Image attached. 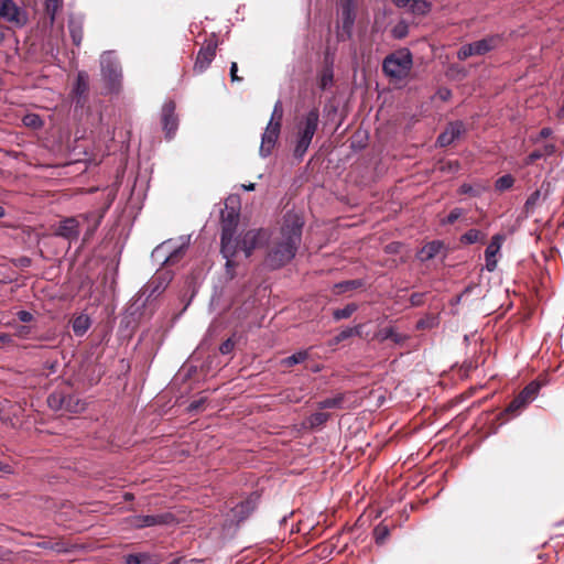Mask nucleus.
Here are the masks:
<instances>
[{
  "mask_svg": "<svg viewBox=\"0 0 564 564\" xmlns=\"http://www.w3.org/2000/svg\"><path fill=\"white\" fill-rule=\"evenodd\" d=\"M304 217L293 210H288L283 216L280 227V236L268 250L264 263L271 270H280L291 263L296 257L302 245Z\"/></svg>",
  "mask_w": 564,
  "mask_h": 564,
  "instance_id": "obj_1",
  "label": "nucleus"
},
{
  "mask_svg": "<svg viewBox=\"0 0 564 564\" xmlns=\"http://www.w3.org/2000/svg\"><path fill=\"white\" fill-rule=\"evenodd\" d=\"M319 127V109L313 107L302 115L295 126V144L293 148V156L296 161H303L312 140Z\"/></svg>",
  "mask_w": 564,
  "mask_h": 564,
  "instance_id": "obj_2",
  "label": "nucleus"
},
{
  "mask_svg": "<svg viewBox=\"0 0 564 564\" xmlns=\"http://www.w3.org/2000/svg\"><path fill=\"white\" fill-rule=\"evenodd\" d=\"M413 67V55L408 47L388 54L382 62V72L393 79H404Z\"/></svg>",
  "mask_w": 564,
  "mask_h": 564,
  "instance_id": "obj_3",
  "label": "nucleus"
},
{
  "mask_svg": "<svg viewBox=\"0 0 564 564\" xmlns=\"http://www.w3.org/2000/svg\"><path fill=\"white\" fill-rule=\"evenodd\" d=\"M100 69L107 93L118 94L122 86V68L113 51H106L101 54Z\"/></svg>",
  "mask_w": 564,
  "mask_h": 564,
  "instance_id": "obj_4",
  "label": "nucleus"
},
{
  "mask_svg": "<svg viewBox=\"0 0 564 564\" xmlns=\"http://www.w3.org/2000/svg\"><path fill=\"white\" fill-rule=\"evenodd\" d=\"M541 388L542 383L538 380L529 382L508 404L502 415H510L512 417L519 415L523 409L535 400Z\"/></svg>",
  "mask_w": 564,
  "mask_h": 564,
  "instance_id": "obj_5",
  "label": "nucleus"
},
{
  "mask_svg": "<svg viewBox=\"0 0 564 564\" xmlns=\"http://www.w3.org/2000/svg\"><path fill=\"white\" fill-rule=\"evenodd\" d=\"M126 522L135 530H142L153 527H165L177 523V519L172 512H162L158 514H135L126 519Z\"/></svg>",
  "mask_w": 564,
  "mask_h": 564,
  "instance_id": "obj_6",
  "label": "nucleus"
},
{
  "mask_svg": "<svg viewBox=\"0 0 564 564\" xmlns=\"http://www.w3.org/2000/svg\"><path fill=\"white\" fill-rule=\"evenodd\" d=\"M240 238L241 251H243L246 258H250L257 248L269 243L271 232L267 228L251 229L246 231Z\"/></svg>",
  "mask_w": 564,
  "mask_h": 564,
  "instance_id": "obj_7",
  "label": "nucleus"
},
{
  "mask_svg": "<svg viewBox=\"0 0 564 564\" xmlns=\"http://www.w3.org/2000/svg\"><path fill=\"white\" fill-rule=\"evenodd\" d=\"M175 109L176 105L173 100L165 101L161 109L162 128L167 140H172L178 129V117Z\"/></svg>",
  "mask_w": 564,
  "mask_h": 564,
  "instance_id": "obj_8",
  "label": "nucleus"
},
{
  "mask_svg": "<svg viewBox=\"0 0 564 564\" xmlns=\"http://www.w3.org/2000/svg\"><path fill=\"white\" fill-rule=\"evenodd\" d=\"M53 235L69 242H76L80 236V225L76 217H65L58 221Z\"/></svg>",
  "mask_w": 564,
  "mask_h": 564,
  "instance_id": "obj_9",
  "label": "nucleus"
},
{
  "mask_svg": "<svg viewBox=\"0 0 564 564\" xmlns=\"http://www.w3.org/2000/svg\"><path fill=\"white\" fill-rule=\"evenodd\" d=\"M151 301L152 299H148V294H143V289H141L127 307L122 322H126L127 325L137 323Z\"/></svg>",
  "mask_w": 564,
  "mask_h": 564,
  "instance_id": "obj_10",
  "label": "nucleus"
},
{
  "mask_svg": "<svg viewBox=\"0 0 564 564\" xmlns=\"http://www.w3.org/2000/svg\"><path fill=\"white\" fill-rule=\"evenodd\" d=\"M466 132L465 124L462 120H455L445 127V129L437 135L435 145L438 148H446L453 144Z\"/></svg>",
  "mask_w": 564,
  "mask_h": 564,
  "instance_id": "obj_11",
  "label": "nucleus"
},
{
  "mask_svg": "<svg viewBox=\"0 0 564 564\" xmlns=\"http://www.w3.org/2000/svg\"><path fill=\"white\" fill-rule=\"evenodd\" d=\"M0 17L18 28H22L28 21L25 11L20 9L14 0H2L0 2Z\"/></svg>",
  "mask_w": 564,
  "mask_h": 564,
  "instance_id": "obj_12",
  "label": "nucleus"
},
{
  "mask_svg": "<svg viewBox=\"0 0 564 564\" xmlns=\"http://www.w3.org/2000/svg\"><path fill=\"white\" fill-rule=\"evenodd\" d=\"M172 278L171 271L158 270L155 275L142 288L143 294H148V299H155L166 289Z\"/></svg>",
  "mask_w": 564,
  "mask_h": 564,
  "instance_id": "obj_13",
  "label": "nucleus"
},
{
  "mask_svg": "<svg viewBox=\"0 0 564 564\" xmlns=\"http://www.w3.org/2000/svg\"><path fill=\"white\" fill-rule=\"evenodd\" d=\"M217 41H207L198 51L193 70L196 74H203L212 64L216 56Z\"/></svg>",
  "mask_w": 564,
  "mask_h": 564,
  "instance_id": "obj_14",
  "label": "nucleus"
},
{
  "mask_svg": "<svg viewBox=\"0 0 564 564\" xmlns=\"http://www.w3.org/2000/svg\"><path fill=\"white\" fill-rule=\"evenodd\" d=\"M281 132V127L279 122H268L267 128L261 137V144L259 149V154L261 158L265 159L271 155L273 148L276 144Z\"/></svg>",
  "mask_w": 564,
  "mask_h": 564,
  "instance_id": "obj_15",
  "label": "nucleus"
},
{
  "mask_svg": "<svg viewBox=\"0 0 564 564\" xmlns=\"http://www.w3.org/2000/svg\"><path fill=\"white\" fill-rule=\"evenodd\" d=\"M260 496L257 492H252L246 499L237 503L232 509L231 513L234 519L239 523L248 519L258 508Z\"/></svg>",
  "mask_w": 564,
  "mask_h": 564,
  "instance_id": "obj_16",
  "label": "nucleus"
},
{
  "mask_svg": "<svg viewBox=\"0 0 564 564\" xmlns=\"http://www.w3.org/2000/svg\"><path fill=\"white\" fill-rule=\"evenodd\" d=\"M339 8L343 32L350 37L356 21V0H339Z\"/></svg>",
  "mask_w": 564,
  "mask_h": 564,
  "instance_id": "obj_17",
  "label": "nucleus"
},
{
  "mask_svg": "<svg viewBox=\"0 0 564 564\" xmlns=\"http://www.w3.org/2000/svg\"><path fill=\"white\" fill-rule=\"evenodd\" d=\"M503 240L505 236L502 234H496L485 249V268L488 272H494L497 269L498 260L496 257L501 250Z\"/></svg>",
  "mask_w": 564,
  "mask_h": 564,
  "instance_id": "obj_18",
  "label": "nucleus"
},
{
  "mask_svg": "<svg viewBox=\"0 0 564 564\" xmlns=\"http://www.w3.org/2000/svg\"><path fill=\"white\" fill-rule=\"evenodd\" d=\"M239 225V209L226 206L220 210V235L236 234Z\"/></svg>",
  "mask_w": 564,
  "mask_h": 564,
  "instance_id": "obj_19",
  "label": "nucleus"
},
{
  "mask_svg": "<svg viewBox=\"0 0 564 564\" xmlns=\"http://www.w3.org/2000/svg\"><path fill=\"white\" fill-rule=\"evenodd\" d=\"M240 250V236H236V234L220 235V254L224 259L236 258Z\"/></svg>",
  "mask_w": 564,
  "mask_h": 564,
  "instance_id": "obj_20",
  "label": "nucleus"
},
{
  "mask_svg": "<svg viewBox=\"0 0 564 564\" xmlns=\"http://www.w3.org/2000/svg\"><path fill=\"white\" fill-rule=\"evenodd\" d=\"M502 40V34H491L480 40L474 41L473 46L475 56H484L487 53L496 50L500 45Z\"/></svg>",
  "mask_w": 564,
  "mask_h": 564,
  "instance_id": "obj_21",
  "label": "nucleus"
},
{
  "mask_svg": "<svg viewBox=\"0 0 564 564\" xmlns=\"http://www.w3.org/2000/svg\"><path fill=\"white\" fill-rule=\"evenodd\" d=\"M88 89L89 76L86 72L80 70L77 73V77L72 89V94L75 97L76 107H82L84 105Z\"/></svg>",
  "mask_w": 564,
  "mask_h": 564,
  "instance_id": "obj_22",
  "label": "nucleus"
},
{
  "mask_svg": "<svg viewBox=\"0 0 564 564\" xmlns=\"http://www.w3.org/2000/svg\"><path fill=\"white\" fill-rule=\"evenodd\" d=\"M317 85L322 91L328 90L334 85V64L327 57L317 76Z\"/></svg>",
  "mask_w": 564,
  "mask_h": 564,
  "instance_id": "obj_23",
  "label": "nucleus"
},
{
  "mask_svg": "<svg viewBox=\"0 0 564 564\" xmlns=\"http://www.w3.org/2000/svg\"><path fill=\"white\" fill-rule=\"evenodd\" d=\"M557 151L554 143H545L541 149L533 150L524 160L525 165H532L535 161L541 159H549Z\"/></svg>",
  "mask_w": 564,
  "mask_h": 564,
  "instance_id": "obj_24",
  "label": "nucleus"
},
{
  "mask_svg": "<svg viewBox=\"0 0 564 564\" xmlns=\"http://www.w3.org/2000/svg\"><path fill=\"white\" fill-rule=\"evenodd\" d=\"M444 249L442 240H432L426 242L419 252L422 261H430L434 259Z\"/></svg>",
  "mask_w": 564,
  "mask_h": 564,
  "instance_id": "obj_25",
  "label": "nucleus"
},
{
  "mask_svg": "<svg viewBox=\"0 0 564 564\" xmlns=\"http://www.w3.org/2000/svg\"><path fill=\"white\" fill-rule=\"evenodd\" d=\"M171 245V240L163 241L159 246H156L151 252V260L154 264H159L160 268L169 265V247Z\"/></svg>",
  "mask_w": 564,
  "mask_h": 564,
  "instance_id": "obj_26",
  "label": "nucleus"
},
{
  "mask_svg": "<svg viewBox=\"0 0 564 564\" xmlns=\"http://www.w3.org/2000/svg\"><path fill=\"white\" fill-rule=\"evenodd\" d=\"M68 30L70 33V37L73 44L79 46L83 41V20L80 18H76L70 15L68 19Z\"/></svg>",
  "mask_w": 564,
  "mask_h": 564,
  "instance_id": "obj_27",
  "label": "nucleus"
},
{
  "mask_svg": "<svg viewBox=\"0 0 564 564\" xmlns=\"http://www.w3.org/2000/svg\"><path fill=\"white\" fill-rule=\"evenodd\" d=\"M91 326V319L87 314H79L72 321V329L75 336L82 337Z\"/></svg>",
  "mask_w": 564,
  "mask_h": 564,
  "instance_id": "obj_28",
  "label": "nucleus"
},
{
  "mask_svg": "<svg viewBox=\"0 0 564 564\" xmlns=\"http://www.w3.org/2000/svg\"><path fill=\"white\" fill-rule=\"evenodd\" d=\"M488 186L482 184L481 182H476L474 184L470 183H463L458 187V194L460 195H468L470 197H480L485 192L488 191Z\"/></svg>",
  "mask_w": 564,
  "mask_h": 564,
  "instance_id": "obj_29",
  "label": "nucleus"
},
{
  "mask_svg": "<svg viewBox=\"0 0 564 564\" xmlns=\"http://www.w3.org/2000/svg\"><path fill=\"white\" fill-rule=\"evenodd\" d=\"M378 337L381 341L392 340L395 345H403L409 336L404 334H399L392 326L384 327L379 330Z\"/></svg>",
  "mask_w": 564,
  "mask_h": 564,
  "instance_id": "obj_30",
  "label": "nucleus"
},
{
  "mask_svg": "<svg viewBox=\"0 0 564 564\" xmlns=\"http://www.w3.org/2000/svg\"><path fill=\"white\" fill-rule=\"evenodd\" d=\"M345 402V393H336L332 398H326L317 402L318 410H327V409H343Z\"/></svg>",
  "mask_w": 564,
  "mask_h": 564,
  "instance_id": "obj_31",
  "label": "nucleus"
},
{
  "mask_svg": "<svg viewBox=\"0 0 564 564\" xmlns=\"http://www.w3.org/2000/svg\"><path fill=\"white\" fill-rule=\"evenodd\" d=\"M124 564H155L156 560L150 553H130L123 556Z\"/></svg>",
  "mask_w": 564,
  "mask_h": 564,
  "instance_id": "obj_32",
  "label": "nucleus"
},
{
  "mask_svg": "<svg viewBox=\"0 0 564 564\" xmlns=\"http://www.w3.org/2000/svg\"><path fill=\"white\" fill-rule=\"evenodd\" d=\"M65 406L64 410L69 413H78L85 409L84 403L78 395L73 393H64Z\"/></svg>",
  "mask_w": 564,
  "mask_h": 564,
  "instance_id": "obj_33",
  "label": "nucleus"
},
{
  "mask_svg": "<svg viewBox=\"0 0 564 564\" xmlns=\"http://www.w3.org/2000/svg\"><path fill=\"white\" fill-rule=\"evenodd\" d=\"M330 419V414L323 412L322 410L312 413L306 422L310 429L316 430L323 426Z\"/></svg>",
  "mask_w": 564,
  "mask_h": 564,
  "instance_id": "obj_34",
  "label": "nucleus"
},
{
  "mask_svg": "<svg viewBox=\"0 0 564 564\" xmlns=\"http://www.w3.org/2000/svg\"><path fill=\"white\" fill-rule=\"evenodd\" d=\"M432 9L431 2L426 0H412L409 10L412 14L415 15H427Z\"/></svg>",
  "mask_w": 564,
  "mask_h": 564,
  "instance_id": "obj_35",
  "label": "nucleus"
},
{
  "mask_svg": "<svg viewBox=\"0 0 564 564\" xmlns=\"http://www.w3.org/2000/svg\"><path fill=\"white\" fill-rule=\"evenodd\" d=\"M308 358V351L303 349L295 351L289 357H285L281 360V366L283 367H293L295 365L302 364Z\"/></svg>",
  "mask_w": 564,
  "mask_h": 564,
  "instance_id": "obj_36",
  "label": "nucleus"
},
{
  "mask_svg": "<svg viewBox=\"0 0 564 564\" xmlns=\"http://www.w3.org/2000/svg\"><path fill=\"white\" fill-rule=\"evenodd\" d=\"M63 7V0H44V11L53 25L57 11Z\"/></svg>",
  "mask_w": 564,
  "mask_h": 564,
  "instance_id": "obj_37",
  "label": "nucleus"
},
{
  "mask_svg": "<svg viewBox=\"0 0 564 564\" xmlns=\"http://www.w3.org/2000/svg\"><path fill=\"white\" fill-rule=\"evenodd\" d=\"M47 405L53 411L64 410V406H65L64 392L54 391V392L50 393L47 397Z\"/></svg>",
  "mask_w": 564,
  "mask_h": 564,
  "instance_id": "obj_38",
  "label": "nucleus"
},
{
  "mask_svg": "<svg viewBox=\"0 0 564 564\" xmlns=\"http://www.w3.org/2000/svg\"><path fill=\"white\" fill-rule=\"evenodd\" d=\"M358 306L355 303H348L341 308H336L333 311V319L335 322H339L341 319L349 318L356 311Z\"/></svg>",
  "mask_w": 564,
  "mask_h": 564,
  "instance_id": "obj_39",
  "label": "nucleus"
},
{
  "mask_svg": "<svg viewBox=\"0 0 564 564\" xmlns=\"http://www.w3.org/2000/svg\"><path fill=\"white\" fill-rule=\"evenodd\" d=\"M187 248V242H184L181 246H175L173 241L171 240V245L169 247V265H173L176 262L180 261V259L183 257L185 249Z\"/></svg>",
  "mask_w": 564,
  "mask_h": 564,
  "instance_id": "obj_40",
  "label": "nucleus"
},
{
  "mask_svg": "<svg viewBox=\"0 0 564 564\" xmlns=\"http://www.w3.org/2000/svg\"><path fill=\"white\" fill-rule=\"evenodd\" d=\"M544 185H545V183H542L541 188L532 192L529 195V197L527 198V200L523 205V210L527 215L532 214L534 212V208L541 198V189L544 187Z\"/></svg>",
  "mask_w": 564,
  "mask_h": 564,
  "instance_id": "obj_41",
  "label": "nucleus"
},
{
  "mask_svg": "<svg viewBox=\"0 0 564 564\" xmlns=\"http://www.w3.org/2000/svg\"><path fill=\"white\" fill-rule=\"evenodd\" d=\"M484 238L485 235H481L478 229L471 228L459 237V242L463 245H474Z\"/></svg>",
  "mask_w": 564,
  "mask_h": 564,
  "instance_id": "obj_42",
  "label": "nucleus"
},
{
  "mask_svg": "<svg viewBox=\"0 0 564 564\" xmlns=\"http://www.w3.org/2000/svg\"><path fill=\"white\" fill-rule=\"evenodd\" d=\"M86 221H93V226L89 227L88 231H87V235H91L95 232V230L98 228V226L100 225L102 218H104V213H98V212H89V213H86V214H83L80 215Z\"/></svg>",
  "mask_w": 564,
  "mask_h": 564,
  "instance_id": "obj_43",
  "label": "nucleus"
},
{
  "mask_svg": "<svg viewBox=\"0 0 564 564\" xmlns=\"http://www.w3.org/2000/svg\"><path fill=\"white\" fill-rule=\"evenodd\" d=\"M438 325V319L436 316L427 314L424 317L420 318L415 324V329L424 330L432 329Z\"/></svg>",
  "mask_w": 564,
  "mask_h": 564,
  "instance_id": "obj_44",
  "label": "nucleus"
},
{
  "mask_svg": "<svg viewBox=\"0 0 564 564\" xmlns=\"http://www.w3.org/2000/svg\"><path fill=\"white\" fill-rule=\"evenodd\" d=\"M241 338L236 332L232 333L230 337H228L225 341L219 346V352L221 355H229L234 351L237 341Z\"/></svg>",
  "mask_w": 564,
  "mask_h": 564,
  "instance_id": "obj_45",
  "label": "nucleus"
},
{
  "mask_svg": "<svg viewBox=\"0 0 564 564\" xmlns=\"http://www.w3.org/2000/svg\"><path fill=\"white\" fill-rule=\"evenodd\" d=\"M514 184V177L511 174H505L495 181V189L498 192H505L512 188Z\"/></svg>",
  "mask_w": 564,
  "mask_h": 564,
  "instance_id": "obj_46",
  "label": "nucleus"
},
{
  "mask_svg": "<svg viewBox=\"0 0 564 564\" xmlns=\"http://www.w3.org/2000/svg\"><path fill=\"white\" fill-rule=\"evenodd\" d=\"M409 34V24L405 20H400L392 29L391 36L395 40H402Z\"/></svg>",
  "mask_w": 564,
  "mask_h": 564,
  "instance_id": "obj_47",
  "label": "nucleus"
},
{
  "mask_svg": "<svg viewBox=\"0 0 564 564\" xmlns=\"http://www.w3.org/2000/svg\"><path fill=\"white\" fill-rule=\"evenodd\" d=\"M390 535V529L387 524L382 522L376 525L373 529V538L378 545L382 544L386 539Z\"/></svg>",
  "mask_w": 564,
  "mask_h": 564,
  "instance_id": "obj_48",
  "label": "nucleus"
},
{
  "mask_svg": "<svg viewBox=\"0 0 564 564\" xmlns=\"http://www.w3.org/2000/svg\"><path fill=\"white\" fill-rule=\"evenodd\" d=\"M22 121L25 127L32 128V129H40L44 124L41 116L37 113H26L23 117Z\"/></svg>",
  "mask_w": 564,
  "mask_h": 564,
  "instance_id": "obj_49",
  "label": "nucleus"
},
{
  "mask_svg": "<svg viewBox=\"0 0 564 564\" xmlns=\"http://www.w3.org/2000/svg\"><path fill=\"white\" fill-rule=\"evenodd\" d=\"M361 328H362V325H355V326H351V327H345L344 329H341L337 335L339 336V340L344 341V340H347L351 337H355V336H360L361 335Z\"/></svg>",
  "mask_w": 564,
  "mask_h": 564,
  "instance_id": "obj_50",
  "label": "nucleus"
},
{
  "mask_svg": "<svg viewBox=\"0 0 564 564\" xmlns=\"http://www.w3.org/2000/svg\"><path fill=\"white\" fill-rule=\"evenodd\" d=\"M471 56H475L473 42L462 45L457 51V58L465 61Z\"/></svg>",
  "mask_w": 564,
  "mask_h": 564,
  "instance_id": "obj_51",
  "label": "nucleus"
},
{
  "mask_svg": "<svg viewBox=\"0 0 564 564\" xmlns=\"http://www.w3.org/2000/svg\"><path fill=\"white\" fill-rule=\"evenodd\" d=\"M471 56H475L473 42L462 45L457 51V58L465 61Z\"/></svg>",
  "mask_w": 564,
  "mask_h": 564,
  "instance_id": "obj_52",
  "label": "nucleus"
},
{
  "mask_svg": "<svg viewBox=\"0 0 564 564\" xmlns=\"http://www.w3.org/2000/svg\"><path fill=\"white\" fill-rule=\"evenodd\" d=\"M282 118H283L282 102H281V100H278L273 107V111L271 113V118H270L269 122H272V124H274V122H279L280 127H281Z\"/></svg>",
  "mask_w": 564,
  "mask_h": 564,
  "instance_id": "obj_53",
  "label": "nucleus"
},
{
  "mask_svg": "<svg viewBox=\"0 0 564 564\" xmlns=\"http://www.w3.org/2000/svg\"><path fill=\"white\" fill-rule=\"evenodd\" d=\"M225 272L227 280L231 281L236 278V267L237 262L235 261V258L225 259Z\"/></svg>",
  "mask_w": 564,
  "mask_h": 564,
  "instance_id": "obj_54",
  "label": "nucleus"
},
{
  "mask_svg": "<svg viewBox=\"0 0 564 564\" xmlns=\"http://www.w3.org/2000/svg\"><path fill=\"white\" fill-rule=\"evenodd\" d=\"M462 215H463V209L459 207H455L442 220V224L443 225H453Z\"/></svg>",
  "mask_w": 564,
  "mask_h": 564,
  "instance_id": "obj_55",
  "label": "nucleus"
},
{
  "mask_svg": "<svg viewBox=\"0 0 564 564\" xmlns=\"http://www.w3.org/2000/svg\"><path fill=\"white\" fill-rule=\"evenodd\" d=\"M364 280L361 279H354V280H346L338 284L339 288L344 290H356L364 286Z\"/></svg>",
  "mask_w": 564,
  "mask_h": 564,
  "instance_id": "obj_56",
  "label": "nucleus"
},
{
  "mask_svg": "<svg viewBox=\"0 0 564 564\" xmlns=\"http://www.w3.org/2000/svg\"><path fill=\"white\" fill-rule=\"evenodd\" d=\"M357 138H358L357 134L352 135L351 142H350V148L354 151H361L367 147V137L360 138V139H357Z\"/></svg>",
  "mask_w": 564,
  "mask_h": 564,
  "instance_id": "obj_57",
  "label": "nucleus"
},
{
  "mask_svg": "<svg viewBox=\"0 0 564 564\" xmlns=\"http://www.w3.org/2000/svg\"><path fill=\"white\" fill-rule=\"evenodd\" d=\"M553 133V130L550 127L542 128L539 133L535 137H531V141L534 144H538L541 140L546 139L551 137Z\"/></svg>",
  "mask_w": 564,
  "mask_h": 564,
  "instance_id": "obj_58",
  "label": "nucleus"
},
{
  "mask_svg": "<svg viewBox=\"0 0 564 564\" xmlns=\"http://www.w3.org/2000/svg\"><path fill=\"white\" fill-rule=\"evenodd\" d=\"M424 293L414 292L410 295V306L411 307H419L424 304Z\"/></svg>",
  "mask_w": 564,
  "mask_h": 564,
  "instance_id": "obj_59",
  "label": "nucleus"
},
{
  "mask_svg": "<svg viewBox=\"0 0 564 564\" xmlns=\"http://www.w3.org/2000/svg\"><path fill=\"white\" fill-rule=\"evenodd\" d=\"M206 398H199L197 400H193L188 406H187V412L188 413H195V412H198L203 405L206 403Z\"/></svg>",
  "mask_w": 564,
  "mask_h": 564,
  "instance_id": "obj_60",
  "label": "nucleus"
},
{
  "mask_svg": "<svg viewBox=\"0 0 564 564\" xmlns=\"http://www.w3.org/2000/svg\"><path fill=\"white\" fill-rule=\"evenodd\" d=\"M59 367V362L57 359L54 360H45L43 362V369L47 370L48 375H54L57 372Z\"/></svg>",
  "mask_w": 564,
  "mask_h": 564,
  "instance_id": "obj_61",
  "label": "nucleus"
},
{
  "mask_svg": "<svg viewBox=\"0 0 564 564\" xmlns=\"http://www.w3.org/2000/svg\"><path fill=\"white\" fill-rule=\"evenodd\" d=\"M436 97L442 101H448L452 98V90L447 87H440L436 90Z\"/></svg>",
  "mask_w": 564,
  "mask_h": 564,
  "instance_id": "obj_62",
  "label": "nucleus"
},
{
  "mask_svg": "<svg viewBox=\"0 0 564 564\" xmlns=\"http://www.w3.org/2000/svg\"><path fill=\"white\" fill-rule=\"evenodd\" d=\"M13 263L18 268L25 269L32 264V260H31V258H29L26 256H22V257H19L18 259H14Z\"/></svg>",
  "mask_w": 564,
  "mask_h": 564,
  "instance_id": "obj_63",
  "label": "nucleus"
},
{
  "mask_svg": "<svg viewBox=\"0 0 564 564\" xmlns=\"http://www.w3.org/2000/svg\"><path fill=\"white\" fill-rule=\"evenodd\" d=\"M18 319L22 323H30L33 321V314L29 311L21 310L17 313Z\"/></svg>",
  "mask_w": 564,
  "mask_h": 564,
  "instance_id": "obj_64",
  "label": "nucleus"
}]
</instances>
